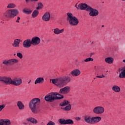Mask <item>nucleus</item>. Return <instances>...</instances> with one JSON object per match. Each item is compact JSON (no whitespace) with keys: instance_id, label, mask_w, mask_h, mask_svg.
Wrapping results in <instances>:
<instances>
[{"instance_id":"1","label":"nucleus","mask_w":125,"mask_h":125,"mask_svg":"<svg viewBox=\"0 0 125 125\" xmlns=\"http://www.w3.org/2000/svg\"><path fill=\"white\" fill-rule=\"evenodd\" d=\"M50 81H52L53 84L61 88L71 82V77L69 75H66L57 79H50Z\"/></svg>"},{"instance_id":"2","label":"nucleus","mask_w":125,"mask_h":125,"mask_svg":"<svg viewBox=\"0 0 125 125\" xmlns=\"http://www.w3.org/2000/svg\"><path fill=\"white\" fill-rule=\"evenodd\" d=\"M40 105H41V99L38 98H33L29 103V107L34 114L38 113V108H39Z\"/></svg>"},{"instance_id":"3","label":"nucleus","mask_w":125,"mask_h":125,"mask_svg":"<svg viewBox=\"0 0 125 125\" xmlns=\"http://www.w3.org/2000/svg\"><path fill=\"white\" fill-rule=\"evenodd\" d=\"M63 98L64 96L57 92H51L45 96L44 100L47 102H53L55 100H60Z\"/></svg>"},{"instance_id":"4","label":"nucleus","mask_w":125,"mask_h":125,"mask_svg":"<svg viewBox=\"0 0 125 125\" xmlns=\"http://www.w3.org/2000/svg\"><path fill=\"white\" fill-rule=\"evenodd\" d=\"M84 121L87 124H90V125H93L97 123H99L101 121V117H90V116H85Z\"/></svg>"},{"instance_id":"5","label":"nucleus","mask_w":125,"mask_h":125,"mask_svg":"<svg viewBox=\"0 0 125 125\" xmlns=\"http://www.w3.org/2000/svg\"><path fill=\"white\" fill-rule=\"evenodd\" d=\"M66 21L71 26H77L79 24V20L75 16H67Z\"/></svg>"},{"instance_id":"6","label":"nucleus","mask_w":125,"mask_h":125,"mask_svg":"<svg viewBox=\"0 0 125 125\" xmlns=\"http://www.w3.org/2000/svg\"><path fill=\"white\" fill-rule=\"evenodd\" d=\"M19 61L16 59H11L8 60H4L2 62L3 65L5 66H13L14 64H17L18 63Z\"/></svg>"},{"instance_id":"7","label":"nucleus","mask_w":125,"mask_h":125,"mask_svg":"<svg viewBox=\"0 0 125 125\" xmlns=\"http://www.w3.org/2000/svg\"><path fill=\"white\" fill-rule=\"evenodd\" d=\"M104 111H105L104 107L102 106H96L93 109V112L94 114H103Z\"/></svg>"},{"instance_id":"8","label":"nucleus","mask_w":125,"mask_h":125,"mask_svg":"<svg viewBox=\"0 0 125 125\" xmlns=\"http://www.w3.org/2000/svg\"><path fill=\"white\" fill-rule=\"evenodd\" d=\"M88 12H89V14L90 16H97L99 14V12L96 9H94L92 7H90Z\"/></svg>"},{"instance_id":"9","label":"nucleus","mask_w":125,"mask_h":125,"mask_svg":"<svg viewBox=\"0 0 125 125\" xmlns=\"http://www.w3.org/2000/svg\"><path fill=\"white\" fill-rule=\"evenodd\" d=\"M71 91V88L69 86H65L62 88H61L59 91V93L60 94H67V93H69Z\"/></svg>"},{"instance_id":"10","label":"nucleus","mask_w":125,"mask_h":125,"mask_svg":"<svg viewBox=\"0 0 125 125\" xmlns=\"http://www.w3.org/2000/svg\"><path fill=\"white\" fill-rule=\"evenodd\" d=\"M32 44V41H31L30 39H28L23 41L22 45L24 48H29V47H31Z\"/></svg>"},{"instance_id":"11","label":"nucleus","mask_w":125,"mask_h":125,"mask_svg":"<svg viewBox=\"0 0 125 125\" xmlns=\"http://www.w3.org/2000/svg\"><path fill=\"white\" fill-rule=\"evenodd\" d=\"M32 45H38L41 42V38L39 37H33L31 40Z\"/></svg>"},{"instance_id":"12","label":"nucleus","mask_w":125,"mask_h":125,"mask_svg":"<svg viewBox=\"0 0 125 125\" xmlns=\"http://www.w3.org/2000/svg\"><path fill=\"white\" fill-rule=\"evenodd\" d=\"M22 83V79L20 78H16L12 80V84L13 85L18 86Z\"/></svg>"},{"instance_id":"13","label":"nucleus","mask_w":125,"mask_h":125,"mask_svg":"<svg viewBox=\"0 0 125 125\" xmlns=\"http://www.w3.org/2000/svg\"><path fill=\"white\" fill-rule=\"evenodd\" d=\"M2 82L6 84H12V79L10 77H3Z\"/></svg>"},{"instance_id":"14","label":"nucleus","mask_w":125,"mask_h":125,"mask_svg":"<svg viewBox=\"0 0 125 125\" xmlns=\"http://www.w3.org/2000/svg\"><path fill=\"white\" fill-rule=\"evenodd\" d=\"M2 82L6 84H12V79L10 77H3Z\"/></svg>"},{"instance_id":"15","label":"nucleus","mask_w":125,"mask_h":125,"mask_svg":"<svg viewBox=\"0 0 125 125\" xmlns=\"http://www.w3.org/2000/svg\"><path fill=\"white\" fill-rule=\"evenodd\" d=\"M91 6L85 3H81V10H85L88 12Z\"/></svg>"},{"instance_id":"16","label":"nucleus","mask_w":125,"mask_h":125,"mask_svg":"<svg viewBox=\"0 0 125 125\" xmlns=\"http://www.w3.org/2000/svg\"><path fill=\"white\" fill-rule=\"evenodd\" d=\"M70 74L73 77H78L81 75V70L78 69H74L70 72Z\"/></svg>"},{"instance_id":"17","label":"nucleus","mask_w":125,"mask_h":125,"mask_svg":"<svg viewBox=\"0 0 125 125\" xmlns=\"http://www.w3.org/2000/svg\"><path fill=\"white\" fill-rule=\"evenodd\" d=\"M44 83V79L42 77H39L35 80L34 83L35 84H37V83Z\"/></svg>"},{"instance_id":"18","label":"nucleus","mask_w":125,"mask_h":125,"mask_svg":"<svg viewBox=\"0 0 125 125\" xmlns=\"http://www.w3.org/2000/svg\"><path fill=\"white\" fill-rule=\"evenodd\" d=\"M21 41L20 39H15L14 42L12 43L13 46H14V47H19Z\"/></svg>"},{"instance_id":"19","label":"nucleus","mask_w":125,"mask_h":125,"mask_svg":"<svg viewBox=\"0 0 125 125\" xmlns=\"http://www.w3.org/2000/svg\"><path fill=\"white\" fill-rule=\"evenodd\" d=\"M17 106L19 107V110H24L25 109V105H24V104L21 101L18 102Z\"/></svg>"},{"instance_id":"20","label":"nucleus","mask_w":125,"mask_h":125,"mask_svg":"<svg viewBox=\"0 0 125 125\" xmlns=\"http://www.w3.org/2000/svg\"><path fill=\"white\" fill-rule=\"evenodd\" d=\"M112 90L115 92H120L121 91V87L117 85H114L112 86Z\"/></svg>"},{"instance_id":"21","label":"nucleus","mask_w":125,"mask_h":125,"mask_svg":"<svg viewBox=\"0 0 125 125\" xmlns=\"http://www.w3.org/2000/svg\"><path fill=\"white\" fill-rule=\"evenodd\" d=\"M104 61L108 64H112L114 62V59L111 57H107L105 59Z\"/></svg>"},{"instance_id":"22","label":"nucleus","mask_w":125,"mask_h":125,"mask_svg":"<svg viewBox=\"0 0 125 125\" xmlns=\"http://www.w3.org/2000/svg\"><path fill=\"white\" fill-rule=\"evenodd\" d=\"M64 32V29H62L61 30H60L58 28H55L54 29V33L56 35H59V34H62Z\"/></svg>"},{"instance_id":"23","label":"nucleus","mask_w":125,"mask_h":125,"mask_svg":"<svg viewBox=\"0 0 125 125\" xmlns=\"http://www.w3.org/2000/svg\"><path fill=\"white\" fill-rule=\"evenodd\" d=\"M26 121L27 122H30V123H32V124H38V121H37V120H36V119L32 118V117H30L29 118H27L26 119Z\"/></svg>"},{"instance_id":"24","label":"nucleus","mask_w":125,"mask_h":125,"mask_svg":"<svg viewBox=\"0 0 125 125\" xmlns=\"http://www.w3.org/2000/svg\"><path fill=\"white\" fill-rule=\"evenodd\" d=\"M19 14V10L17 9H12V15L13 16H17Z\"/></svg>"},{"instance_id":"25","label":"nucleus","mask_w":125,"mask_h":125,"mask_svg":"<svg viewBox=\"0 0 125 125\" xmlns=\"http://www.w3.org/2000/svg\"><path fill=\"white\" fill-rule=\"evenodd\" d=\"M122 72L120 73L119 77L120 79L125 78V68L121 69Z\"/></svg>"},{"instance_id":"26","label":"nucleus","mask_w":125,"mask_h":125,"mask_svg":"<svg viewBox=\"0 0 125 125\" xmlns=\"http://www.w3.org/2000/svg\"><path fill=\"white\" fill-rule=\"evenodd\" d=\"M15 7H16V4H14V3H9L7 5V8H8L9 9L15 8Z\"/></svg>"},{"instance_id":"27","label":"nucleus","mask_w":125,"mask_h":125,"mask_svg":"<svg viewBox=\"0 0 125 125\" xmlns=\"http://www.w3.org/2000/svg\"><path fill=\"white\" fill-rule=\"evenodd\" d=\"M23 12H24V13H25V14H27V15H29L31 14L32 12H33V11L32 10L28 9V8H24L23 10Z\"/></svg>"},{"instance_id":"28","label":"nucleus","mask_w":125,"mask_h":125,"mask_svg":"<svg viewBox=\"0 0 125 125\" xmlns=\"http://www.w3.org/2000/svg\"><path fill=\"white\" fill-rule=\"evenodd\" d=\"M3 121V124L4 125H11V122L9 119H2Z\"/></svg>"},{"instance_id":"29","label":"nucleus","mask_w":125,"mask_h":125,"mask_svg":"<svg viewBox=\"0 0 125 125\" xmlns=\"http://www.w3.org/2000/svg\"><path fill=\"white\" fill-rule=\"evenodd\" d=\"M70 103L69 102H68L67 100H64L63 102L60 104V106H62V107H65L66 105H68Z\"/></svg>"},{"instance_id":"30","label":"nucleus","mask_w":125,"mask_h":125,"mask_svg":"<svg viewBox=\"0 0 125 125\" xmlns=\"http://www.w3.org/2000/svg\"><path fill=\"white\" fill-rule=\"evenodd\" d=\"M62 110H64V111H70L72 109V105L71 104H69L67 106H66L64 108H62Z\"/></svg>"},{"instance_id":"31","label":"nucleus","mask_w":125,"mask_h":125,"mask_svg":"<svg viewBox=\"0 0 125 125\" xmlns=\"http://www.w3.org/2000/svg\"><path fill=\"white\" fill-rule=\"evenodd\" d=\"M66 120L64 118L60 119L59 120V122L61 125H66Z\"/></svg>"},{"instance_id":"32","label":"nucleus","mask_w":125,"mask_h":125,"mask_svg":"<svg viewBox=\"0 0 125 125\" xmlns=\"http://www.w3.org/2000/svg\"><path fill=\"white\" fill-rule=\"evenodd\" d=\"M42 19L43 21H45V22L49 21L50 20V16H42Z\"/></svg>"},{"instance_id":"33","label":"nucleus","mask_w":125,"mask_h":125,"mask_svg":"<svg viewBox=\"0 0 125 125\" xmlns=\"http://www.w3.org/2000/svg\"><path fill=\"white\" fill-rule=\"evenodd\" d=\"M66 125H74V121L72 119H67Z\"/></svg>"},{"instance_id":"34","label":"nucleus","mask_w":125,"mask_h":125,"mask_svg":"<svg viewBox=\"0 0 125 125\" xmlns=\"http://www.w3.org/2000/svg\"><path fill=\"white\" fill-rule=\"evenodd\" d=\"M39 10H35L32 13V16H38V15H39Z\"/></svg>"},{"instance_id":"35","label":"nucleus","mask_w":125,"mask_h":125,"mask_svg":"<svg viewBox=\"0 0 125 125\" xmlns=\"http://www.w3.org/2000/svg\"><path fill=\"white\" fill-rule=\"evenodd\" d=\"M85 62H91L93 61V58H88L85 59Z\"/></svg>"},{"instance_id":"36","label":"nucleus","mask_w":125,"mask_h":125,"mask_svg":"<svg viewBox=\"0 0 125 125\" xmlns=\"http://www.w3.org/2000/svg\"><path fill=\"white\" fill-rule=\"evenodd\" d=\"M17 56H18L20 59H22V58H23V55L20 52L17 54Z\"/></svg>"},{"instance_id":"37","label":"nucleus","mask_w":125,"mask_h":125,"mask_svg":"<svg viewBox=\"0 0 125 125\" xmlns=\"http://www.w3.org/2000/svg\"><path fill=\"white\" fill-rule=\"evenodd\" d=\"M6 15H12V9L6 11Z\"/></svg>"},{"instance_id":"38","label":"nucleus","mask_w":125,"mask_h":125,"mask_svg":"<svg viewBox=\"0 0 125 125\" xmlns=\"http://www.w3.org/2000/svg\"><path fill=\"white\" fill-rule=\"evenodd\" d=\"M84 62H85V60H80L79 61V64H80L81 65H83V64H84Z\"/></svg>"},{"instance_id":"39","label":"nucleus","mask_w":125,"mask_h":125,"mask_svg":"<svg viewBox=\"0 0 125 125\" xmlns=\"http://www.w3.org/2000/svg\"><path fill=\"white\" fill-rule=\"evenodd\" d=\"M38 6L40 8H42L43 7V4L42 2H38Z\"/></svg>"},{"instance_id":"40","label":"nucleus","mask_w":125,"mask_h":125,"mask_svg":"<svg viewBox=\"0 0 125 125\" xmlns=\"http://www.w3.org/2000/svg\"><path fill=\"white\" fill-rule=\"evenodd\" d=\"M50 15H51V14H50V13H49V12H46L44 15H43V16H50Z\"/></svg>"},{"instance_id":"41","label":"nucleus","mask_w":125,"mask_h":125,"mask_svg":"<svg viewBox=\"0 0 125 125\" xmlns=\"http://www.w3.org/2000/svg\"><path fill=\"white\" fill-rule=\"evenodd\" d=\"M5 107V105L4 104L0 105V112H1L2 111V109Z\"/></svg>"},{"instance_id":"42","label":"nucleus","mask_w":125,"mask_h":125,"mask_svg":"<svg viewBox=\"0 0 125 125\" xmlns=\"http://www.w3.org/2000/svg\"><path fill=\"white\" fill-rule=\"evenodd\" d=\"M46 125H55V123L52 121H49Z\"/></svg>"},{"instance_id":"43","label":"nucleus","mask_w":125,"mask_h":125,"mask_svg":"<svg viewBox=\"0 0 125 125\" xmlns=\"http://www.w3.org/2000/svg\"><path fill=\"white\" fill-rule=\"evenodd\" d=\"M96 78H99L100 79H102V78H105V76L103 75V73L102 74V76L98 75L96 76Z\"/></svg>"},{"instance_id":"44","label":"nucleus","mask_w":125,"mask_h":125,"mask_svg":"<svg viewBox=\"0 0 125 125\" xmlns=\"http://www.w3.org/2000/svg\"><path fill=\"white\" fill-rule=\"evenodd\" d=\"M77 9L78 10H79V9H80V10H81V3L78 4L77 7Z\"/></svg>"},{"instance_id":"45","label":"nucleus","mask_w":125,"mask_h":125,"mask_svg":"<svg viewBox=\"0 0 125 125\" xmlns=\"http://www.w3.org/2000/svg\"><path fill=\"white\" fill-rule=\"evenodd\" d=\"M67 16H73V14H72L71 13H67Z\"/></svg>"},{"instance_id":"46","label":"nucleus","mask_w":125,"mask_h":125,"mask_svg":"<svg viewBox=\"0 0 125 125\" xmlns=\"http://www.w3.org/2000/svg\"><path fill=\"white\" fill-rule=\"evenodd\" d=\"M0 125H4L3 122L2 121V119L0 120Z\"/></svg>"},{"instance_id":"47","label":"nucleus","mask_w":125,"mask_h":125,"mask_svg":"<svg viewBox=\"0 0 125 125\" xmlns=\"http://www.w3.org/2000/svg\"><path fill=\"white\" fill-rule=\"evenodd\" d=\"M19 20H20V17H18L16 22H17V23H19L20 22Z\"/></svg>"},{"instance_id":"48","label":"nucleus","mask_w":125,"mask_h":125,"mask_svg":"<svg viewBox=\"0 0 125 125\" xmlns=\"http://www.w3.org/2000/svg\"><path fill=\"white\" fill-rule=\"evenodd\" d=\"M41 9V8H40V7H38H38H36V10H39V9Z\"/></svg>"},{"instance_id":"49","label":"nucleus","mask_w":125,"mask_h":125,"mask_svg":"<svg viewBox=\"0 0 125 125\" xmlns=\"http://www.w3.org/2000/svg\"><path fill=\"white\" fill-rule=\"evenodd\" d=\"M3 77H0V82H2Z\"/></svg>"},{"instance_id":"50","label":"nucleus","mask_w":125,"mask_h":125,"mask_svg":"<svg viewBox=\"0 0 125 125\" xmlns=\"http://www.w3.org/2000/svg\"><path fill=\"white\" fill-rule=\"evenodd\" d=\"M80 120H81V118H80V117H78L76 118L77 121H80Z\"/></svg>"},{"instance_id":"51","label":"nucleus","mask_w":125,"mask_h":125,"mask_svg":"<svg viewBox=\"0 0 125 125\" xmlns=\"http://www.w3.org/2000/svg\"><path fill=\"white\" fill-rule=\"evenodd\" d=\"M75 7H76V8L78 7V3H77L75 4Z\"/></svg>"},{"instance_id":"52","label":"nucleus","mask_w":125,"mask_h":125,"mask_svg":"<svg viewBox=\"0 0 125 125\" xmlns=\"http://www.w3.org/2000/svg\"><path fill=\"white\" fill-rule=\"evenodd\" d=\"M93 54H94V53H91L90 54V57H91V56H92V55H93Z\"/></svg>"},{"instance_id":"53","label":"nucleus","mask_w":125,"mask_h":125,"mask_svg":"<svg viewBox=\"0 0 125 125\" xmlns=\"http://www.w3.org/2000/svg\"><path fill=\"white\" fill-rule=\"evenodd\" d=\"M33 1H35L36 2L39 1V0H32Z\"/></svg>"},{"instance_id":"54","label":"nucleus","mask_w":125,"mask_h":125,"mask_svg":"<svg viewBox=\"0 0 125 125\" xmlns=\"http://www.w3.org/2000/svg\"><path fill=\"white\" fill-rule=\"evenodd\" d=\"M23 125H27V123H23Z\"/></svg>"},{"instance_id":"55","label":"nucleus","mask_w":125,"mask_h":125,"mask_svg":"<svg viewBox=\"0 0 125 125\" xmlns=\"http://www.w3.org/2000/svg\"><path fill=\"white\" fill-rule=\"evenodd\" d=\"M31 83V80L29 81V82H28V83Z\"/></svg>"},{"instance_id":"56","label":"nucleus","mask_w":125,"mask_h":125,"mask_svg":"<svg viewBox=\"0 0 125 125\" xmlns=\"http://www.w3.org/2000/svg\"><path fill=\"white\" fill-rule=\"evenodd\" d=\"M76 62H79V61L78 60H77Z\"/></svg>"},{"instance_id":"57","label":"nucleus","mask_w":125,"mask_h":125,"mask_svg":"<svg viewBox=\"0 0 125 125\" xmlns=\"http://www.w3.org/2000/svg\"><path fill=\"white\" fill-rule=\"evenodd\" d=\"M102 27H104V25H103L102 26Z\"/></svg>"},{"instance_id":"58","label":"nucleus","mask_w":125,"mask_h":125,"mask_svg":"<svg viewBox=\"0 0 125 125\" xmlns=\"http://www.w3.org/2000/svg\"><path fill=\"white\" fill-rule=\"evenodd\" d=\"M33 18H35V16H33Z\"/></svg>"},{"instance_id":"59","label":"nucleus","mask_w":125,"mask_h":125,"mask_svg":"<svg viewBox=\"0 0 125 125\" xmlns=\"http://www.w3.org/2000/svg\"><path fill=\"white\" fill-rule=\"evenodd\" d=\"M16 54H14V55H15Z\"/></svg>"}]
</instances>
